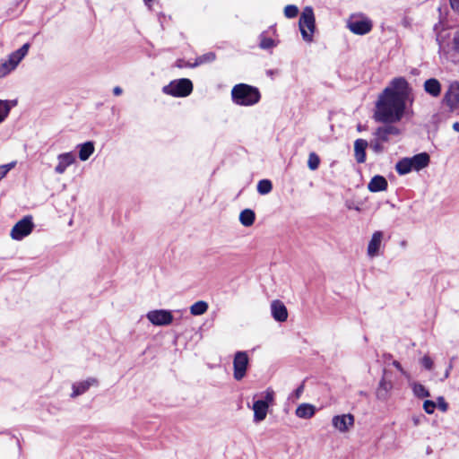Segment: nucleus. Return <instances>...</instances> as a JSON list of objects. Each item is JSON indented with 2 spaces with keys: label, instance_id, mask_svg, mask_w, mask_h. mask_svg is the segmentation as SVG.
<instances>
[{
  "label": "nucleus",
  "instance_id": "43",
  "mask_svg": "<svg viewBox=\"0 0 459 459\" xmlns=\"http://www.w3.org/2000/svg\"><path fill=\"white\" fill-rule=\"evenodd\" d=\"M454 48L455 51L459 53V30L456 32L454 38Z\"/></svg>",
  "mask_w": 459,
  "mask_h": 459
},
{
  "label": "nucleus",
  "instance_id": "18",
  "mask_svg": "<svg viewBox=\"0 0 459 459\" xmlns=\"http://www.w3.org/2000/svg\"><path fill=\"white\" fill-rule=\"evenodd\" d=\"M368 143L364 139H357L354 143V156L358 163H364L366 160V149Z\"/></svg>",
  "mask_w": 459,
  "mask_h": 459
},
{
  "label": "nucleus",
  "instance_id": "38",
  "mask_svg": "<svg viewBox=\"0 0 459 459\" xmlns=\"http://www.w3.org/2000/svg\"><path fill=\"white\" fill-rule=\"evenodd\" d=\"M274 47V41L270 38H263L260 41V48L263 49H269Z\"/></svg>",
  "mask_w": 459,
  "mask_h": 459
},
{
  "label": "nucleus",
  "instance_id": "11",
  "mask_svg": "<svg viewBox=\"0 0 459 459\" xmlns=\"http://www.w3.org/2000/svg\"><path fill=\"white\" fill-rule=\"evenodd\" d=\"M444 102L451 110L456 108L459 105V82H453L450 83L448 90L445 93Z\"/></svg>",
  "mask_w": 459,
  "mask_h": 459
},
{
  "label": "nucleus",
  "instance_id": "2",
  "mask_svg": "<svg viewBox=\"0 0 459 459\" xmlns=\"http://www.w3.org/2000/svg\"><path fill=\"white\" fill-rule=\"evenodd\" d=\"M232 101L239 106H253L259 102L261 94L256 87L246 84H236L231 90Z\"/></svg>",
  "mask_w": 459,
  "mask_h": 459
},
{
  "label": "nucleus",
  "instance_id": "28",
  "mask_svg": "<svg viewBox=\"0 0 459 459\" xmlns=\"http://www.w3.org/2000/svg\"><path fill=\"white\" fill-rule=\"evenodd\" d=\"M208 309V303L204 300H199L194 303L190 307V313L193 316H201L204 315Z\"/></svg>",
  "mask_w": 459,
  "mask_h": 459
},
{
  "label": "nucleus",
  "instance_id": "37",
  "mask_svg": "<svg viewBox=\"0 0 459 459\" xmlns=\"http://www.w3.org/2000/svg\"><path fill=\"white\" fill-rule=\"evenodd\" d=\"M437 407V404L429 400H427L423 403V409L428 414H431L434 412L435 409Z\"/></svg>",
  "mask_w": 459,
  "mask_h": 459
},
{
  "label": "nucleus",
  "instance_id": "41",
  "mask_svg": "<svg viewBox=\"0 0 459 459\" xmlns=\"http://www.w3.org/2000/svg\"><path fill=\"white\" fill-rule=\"evenodd\" d=\"M438 408L442 411H447V408H448V404L446 403V402L445 401V399L443 397H439L438 400Z\"/></svg>",
  "mask_w": 459,
  "mask_h": 459
},
{
  "label": "nucleus",
  "instance_id": "46",
  "mask_svg": "<svg viewBox=\"0 0 459 459\" xmlns=\"http://www.w3.org/2000/svg\"><path fill=\"white\" fill-rule=\"evenodd\" d=\"M452 368H453L452 364H449V366H448V368L446 370L445 375H444L445 378H447L449 377L450 370L452 369Z\"/></svg>",
  "mask_w": 459,
  "mask_h": 459
},
{
  "label": "nucleus",
  "instance_id": "39",
  "mask_svg": "<svg viewBox=\"0 0 459 459\" xmlns=\"http://www.w3.org/2000/svg\"><path fill=\"white\" fill-rule=\"evenodd\" d=\"M421 364L427 369H431L433 367V361L429 356H424L421 359Z\"/></svg>",
  "mask_w": 459,
  "mask_h": 459
},
{
  "label": "nucleus",
  "instance_id": "49",
  "mask_svg": "<svg viewBox=\"0 0 459 459\" xmlns=\"http://www.w3.org/2000/svg\"><path fill=\"white\" fill-rule=\"evenodd\" d=\"M177 66L179 67V68H182L185 66V65L183 64V61L182 60H178L177 62Z\"/></svg>",
  "mask_w": 459,
  "mask_h": 459
},
{
  "label": "nucleus",
  "instance_id": "45",
  "mask_svg": "<svg viewBox=\"0 0 459 459\" xmlns=\"http://www.w3.org/2000/svg\"><path fill=\"white\" fill-rule=\"evenodd\" d=\"M122 89L119 87V86H116L114 89H113V93L116 95V96H119L120 94H122Z\"/></svg>",
  "mask_w": 459,
  "mask_h": 459
},
{
  "label": "nucleus",
  "instance_id": "34",
  "mask_svg": "<svg viewBox=\"0 0 459 459\" xmlns=\"http://www.w3.org/2000/svg\"><path fill=\"white\" fill-rule=\"evenodd\" d=\"M383 143H385V142L376 137L375 140H373L370 143V148L376 153H380V152H382L384 151Z\"/></svg>",
  "mask_w": 459,
  "mask_h": 459
},
{
  "label": "nucleus",
  "instance_id": "29",
  "mask_svg": "<svg viewBox=\"0 0 459 459\" xmlns=\"http://www.w3.org/2000/svg\"><path fill=\"white\" fill-rule=\"evenodd\" d=\"M273 189L272 182L268 179H262L257 184V192L260 195H267Z\"/></svg>",
  "mask_w": 459,
  "mask_h": 459
},
{
  "label": "nucleus",
  "instance_id": "32",
  "mask_svg": "<svg viewBox=\"0 0 459 459\" xmlns=\"http://www.w3.org/2000/svg\"><path fill=\"white\" fill-rule=\"evenodd\" d=\"M215 59V54L212 52H209L207 54H204L203 56H200L196 58V61L194 65H190L191 67L196 66L198 65L206 63V62H212Z\"/></svg>",
  "mask_w": 459,
  "mask_h": 459
},
{
  "label": "nucleus",
  "instance_id": "26",
  "mask_svg": "<svg viewBox=\"0 0 459 459\" xmlns=\"http://www.w3.org/2000/svg\"><path fill=\"white\" fill-rule=\"evenodd\" d=\"M255 214L251 209H245L239 214V221L245 227H250L254 224Z\"/></svg>",
  "mask_w": 459,
  "mask_h": 459
},
{
  "label": "nucleus",
  "instance_id": "15",
  "mask_svg": "<svg viewBox=\"0 0 459 459\" xmlns=\"http://www.w3.org/2000/svg\"><path fill=\"white\" fill-rule=\"evenodd\" d=\"M98 385V380L94 377H90L86 380L75 382L73 384V393L71 394V397H77L84 393H86L91 386H95Z\"/></svg>",
  "mask_w": 459,
  "mask_h": 459
},
{
  "label": "nucleus",
  "instance_id": "13",
  "mask_svg": "<svg viewBox=\"0 0 459 459\" xmlns=\"http://www.w3.org/2000/svg\"><path fill=\"white\" fill-rule=\"evenodd\" d=\"M75 156L73 152H65L57 156V165L55 167V172L62 175L66 169L75 162Z\"/></svg>",
  "mask_w": 459,
  "mask_h": 459
},
{
  "label": "nucleus",
  "instance_id": "40",
  "mask_svg": "<svg viewBox=\"0 0 459 459\" xmlns=\"http://www.w3.org/2000/svg\"><path fill=\"white\" fill-rule=\"evenodd\" d=\"M392 365H393L394 367H395V368H396L401 372V374H402L403 376H404V377H407V378H410V375H409V373L403 369V368L402 367V365H401V363H400L399 361H397V360H394V361L392 362Z\"/></svg>",
  "mask_w": 459,
  "mask_h": 459
},
{
  "label": "nucleus",
  "instance_id": "47",
  "mask_svg": "<svg viewBox=\"0 0 459 459\" xmlns=\"http://www.w3.org/2000/svg\"><path fill=\"white\" fill-rule=\"evenodd\" d=\"M412 421L415 426H418L420 423V417H417V416L413 417Z\"/></svg>",
  "mask_w": 459,
  "mask_h": 459
},
{
  "label": "nucleus",
  "instance_id": "31",
  "mask_svg": "<svg viewBox=\"0 0 459 459\" xmlns=\"http://www.w3.org/2000/svg\"><path fill=\"white\" fill-rule=\"evenodd\" d=\"M319 164H320V158L318 157V155L316 154L315 152H310L308 155V160H307V167L309 168V169H311V170L317 169L319 167Z\"/></svg>",
  "mask_w": 459,
  "mask_h": 459
},
{
  "label": "nucleus",
  "instance_id": "17",
  "mask_svg": "<svg viewBox=\"0 0 459 459\" xmlns=\"http://www.w3.org/2000/svg\"><path fill=\"white\" fill-rule=\"evenodd\" d=\"M271 312L277 322H285L288 318L287 307L281 300L275 299L271 303Z\"/></svg>",
  "mask_w": 459,
  "mask_h": 459
},
{
  "label": "nucleus",
  "instance_id": "42",
  "mask_svg": "<svg viewBox=\"0 0 459 459\" xmlns=\"http://www.w3.org/2000/svg\"><path fill=\"white\" fill-rule=\"evenodd\" d=\"M303 391H304V385L302 384L294 391L292 396L295 399H299V397L301 396Z\"/></svg>",
  "mask_w": 459,
  "mask_h": 459
},
{
  "label": "nucleus",
  "instance_id": "5",
  "mask_svg": "<svg viewBox=\"0 0 459 459\" xmlns=\"http://www.w3.org/2000/svg\"><path fill=\"white\" fill-rule=\"evenodd\" d=\"M193 91V83L189 79H178L162 88V91L173 97H186Z\"/></svg>",
  "mask_w": 459,
  "mask_h": 459
},
{
  "label": "nucleus",
  "instance_id": "3",
  "mask_svg": "<svg viewBox=\"0 0 459 459\" xmlns=\"http://www.w3.org/2000/svg\"><path fill=\"white\" fill-rule=\"evenodd\" d=\"M30 47L29 43H25L8 56V58L0 65V78L5 77L17 68L22 60L27 56Z\"/></svg>",
  "mask_w": 459,
  "mask_h": 459
},
{
  "label": "nucleus",
  "instance_id": "48",
  "mask_svg": "<svg viewBox=\"0 0 459 459\" xmlns=\"http://www.w3.org/2000/svg\"><path fill=\"white\" fill-rule=\"evenodd\" d=\"M453 129L456 132H459V122H455L453 124Z\"/></svg>",
  "mask_w": 459,
  "mask_h": 459
},
{
  "label": "nucleus",
  "instance_id": "1",
  "mask_svg": "<svg viewBox=\"0 0 459 459\" xmlns=\"http://www.w3.org/2000/svg\"><path fill=\"white\" fill-rule=\"evenodd\" d=\"M409 94L410 87L404 78L392 80L376 103L375 120L387 124L399 122L404 115Z\"/></svg>",
  "mask_w": 459,
  "mask_h": 459
},
{
  "label": "nucleus",
  "instance_id": "27",
  "mask_svg": "<svg viewBox=\"0 0 459 459\" xmlns=\"http://www.w3.org/2000/svg\"><path fill=\"white\" fill-rule=\"evenodd\" d=\"M395 169L400 175L410 173L413 169L410 158H403L400 160L395 165Z\"/></svg>",
  "mask_w": 459,
  "mask_h": 459
},
{
  "label": "nucleus",
  "instance_id": "12",
  "mask_svg": "<svg viewBox=\"0 0 459 459\" xmlns=\"http://www.w3.org/2000/svg\"><path fill=\"white\" fill-rule=\"evenodd\" d=\"M384 234L382 231H375L368 242L367 254L369 257L373 258L380 254V247L382 245Z\"/></svg>",
  "mask_w": 459,
  "mask_h": 459
},
{
  "label": "nucleus",
  "instance_id": "16",
  "mask_svg": "<svg viewBox=\"0 0 459 459\" xmlns=\"http://www.w3.org/2000/svg\"><path fill=\"white\" fill-rule=\"evenodd\" d=\"M385 375V371L384 372V377L379 381L378 386L376 390L377 398L380 401H386L390 397V394L394 386L392 381L387 380Z\"/></svg>",
  "mask_w": 459,
  "mask_h": 459
},
{
  "label": "nucleus",
  "instance_id": "25",
  "mask_svg": "<svg viewBox=\"0 0 459 459\" xmlns=\"http://www.w3.org/2000/svg\"><path fill=\"white\" fill-rule=\"evenodd\" d=\"M17 104L16 100H0V124L8 117L13 107Z\"/></svg>",
  "mask_w": 459,
  "mask_h": 459
},
{
  "label": "nucleus",
  "instance_id": "8",
  "mask_svg": "<svg viewBox=\"0 0 459 459\" xmlns=\"http://www.w3.org/2000/svg\"><path fill=\"white\" fill-rule=\"evenodd\" d=\"M348 28L351 32L357 35H364L368 33L373 27L370 19L365 16L351 17L347 23Z\"/></svg>",
  "mask_w": 459,
  "mask_h": 459
},
{
  "label": "nucleus",
  "instance_id": "14",
  "mask_svg": "<svg viewBox=\"0 0 459 459\" xmlns=\"http://www.w3.org/2000/svg\"><path fill=\"white\" fill-rule=\"evenodd\" d=\"M401 133L400 129L393 125H385L384 126L378 127L374 135L375 137L385 142H388L390 140L391 136H396L399 135Z\"/></svg>",
  "mask_w": 459,
  "mask_h": 459
},
{
  "label": "nucleus",
  "instance_id": "21",
  "mask_svg": "<svg viewBox=\"0 0 459 459\" xmlns=\"http://www.w3.org/2000/svg\"><path fill=\"white\" fill-rule=\"evenodd\" d=\"M414 170L419 171L426 168L429 163V155L427 152H421L410 158Z\"/></svg>",
  "mask_w": 459,
  "mask_h": 459
},
{
  "label": "nucleus",
  "instance_id": "7",
  "mask_svg": "<svg viewBox=\"0 0 459 459\" xmlns=\"http://www.w3.org/2000/svg\"><path fill=\"white\" fill-rule=\"evenodd\" d=\"M33 227L31 217L26 216L13 227L10 233L11 238L15 240H22L31 233Z\"/></svg>",
  "mask_w": 459,
  "mask_h": 459
},
{
  "label": "nucleus",
  "instance_id": "44",
  "mask_svg": "<svg viewBox=\"0 0 459 459\" xmlns=\"http://www.w3.org/2000/svg\"><path fill=\"white\" fill-rule=\"evenodd\" d=\"M451 7L459 13V0H450Z\"/></svg>",
  "mask_w": 459,
  "mask_h": 459
},
{
  "label": "nucleus",
  "instance_id": "33",
  "mask_svg": "<svg viewBox=\"0 0 459 459\" xmlns=\"http://www.w3.org/2000/svg\"><path fill=\"white\" fill-rule=\"evenodd\" d=\"M299 9L296 5L289 4L284 8V14L287 18H294L298 15Z\"/></svg>",
  "mask_w": 459,
  "mask_h": 459
},
{
  "label": "nucleus",
  "instance_id": "24",
  "mask_svg": "<svg viewBox=\"0 0 459 459\" xmlns=\"http://www.w3.org/2000/svg\"><path fill=\"white\" fill-rule=\"evenodd\" d=\"M79 149V159L82 161L87 160L94 152V144L92 142H86L77 146Z\"/></svg>",
  "mask_w": 459,
  "mask_h": 459
},
{
  "label": "nucleus",
  "instance_id": "4",
  "mask_svg": "<svg viewBox=\"0 0 459 459\" xmlns=\"http://www.w3.org/2000/svg\"><path fill=\"white\" fill-rule=\"evenodd\" d=\"M299 26L303 39L307 42H311L316 28L315 15L312 7L307 6L304 8L299 17Z\"/></svg>",
  "mask_w": 459,
  "mask_h": 459
},
{
  "label": "nucleus",
  "instance_id": "19",
  "mask_svg": "<svg viewBox=\"0 0 459 459\" xmlns=\"http://www.w3.org/2000/svg\"><path fill=\"white\" fill-rule=\"evenodd\" d=\"M268 408L269 407L267 406L265 402L255 401L252 407L254 411V421H263L266 418Z\"/></svg>",
  "mask_w": 459,
  "mask_h": 459
},
{
  "label": "nucleus",
  "instance_id": "6",
  "mask_svg": "<svg viewBox=\"0 0 459 459\" xmlns=\"http://www.w3.org/2000/svg\"><path fill=\"white\" fill-rule=\"evenodd\" d=\"M249 359L246 351H237L233 359V377L237 381L242 380L247 374Z\"/></svg>",
  "mask_w": 459,
  "mask_h": 459
},
{
  "label": "nucleus",
  "instance_id": "9",
  "mask_svg": "<svg viewBox=\"0 0 459 459\" xmlns=\"http://www.w3.org/2000/svg\"><path fill=\"white\" fill-rule=\"evenodd\" d=\"M146 317L154 325H169L173 321V315L169 310L156 309L147 313Z\"/></svg>",
  "mask_w": 459,
  "mask_h": 459
},
{
  "label": "nucleus",
  "instance_id": "10",
  "mask_svg": "<svg viewBox=\"0 0 459 459\" xmlns=\"http://www.w3.org/2000/svg\"><path fill=\"white\" fill-rule=\"evenodd\" d=\"M354 416L351 413L333 416L332 424L334 429L342 433L347 432L354 425Z\"/></svg>",
  "mask_w": 459,
  "mask_h": 459
},
{
  "label": "nucleus",
  "instance_id": "20",
  "mask_svg": "<svg viewBox=\"0 0 459 459\" xmlns=\"http://www.w3.org/2000/svg\"><path fill=\"white\" fill-rule=\"evenodd\" d=\"M387 181L386 179L379 175L374 176L368 185V189L372 192H380L385 191L387 188Z\"/></svg>",
  "mask_w": 459,
  "mask_h": 459
},
{
  "label": "nucleus",
  "instance_id": "35",
  "mask_svg": "<svg viewBox=\"0 0 459 459\" xmlns=\"http://www.w3.org/2000/svg\"><path fill=\"white\" fill-rule=\"evenodd\" d=\"M15 165H16L15 161H13V162H10V163L4 164V165H0V180L3 179L7 175V173L13 168H14Z\"/></svg>",
  "mask_w": 459,
  "mask_h": 459
},
{
  "label": "nucleus",
  "instance_id": "22",
  "mask_svg": "<svg viewBox=\"0 0 459 459\" xmlns=\"http://www.w3.org/2000/svg\"><path fill=\"white\" fill-rule=\"evenodd\" d=\"M424 90L429 95L433 97H437L440 95L441 92V84L437 79L430 78L425 81Z\"/></svg>",
  "mask_w": 459,
  "mask_h": 459
},
{
  "label": "nucleus",
  "instance_id": "50",
  "mask_svg": "<svg viewBox=\"0 0 459 459\" xmlns=\"http://www.w3.org/2000/svg\"><path fill=\"white\" fill-rule=\"evenodd\" d=\"M152 0H143L144 4L148 6H150V4Z\"/></svg>",
  "mask_w": 459,
  "mask_h": 459
},
{
  "label": "nucleus",
  "instance_id": "30",
  "mask_svg": "<svg viewBox=\"0 0 459 459\" xmlns=\"http://www.w3.org/2000/svg\"><path fill=\"white\" fill-rule=\"evenodd\" d=\"M412 391L413 394L420 398L429 396V391L425 388L423 385L419 383L412 384Z\"/></svg>",
  "mask_w": 459,
  "mask_h": 459
},
{
  "label": "nucleus",
  "instance_id": "23",
  "mask_svg": "<svg viewBox=\"0 0 459 459\" xmlns=\"http://www.w3.org/2000/svg\"><path fill=\"white\" fill-rule=\"evenodd\" d=\"M315 406L309 403H301L296 409V416L300 419H310L315 415Z\"/></svg>",
  "mask_w": 459,
  "mask_h": 459
},
{
  "label": "nucleus",
  "instance_id": "36",
  "mask_svg": "<svg viewBox=\"0 0 459 459\" xmlns=\"http://www.w3.org/2000/svg\"><path fill=\"white\" fill-rule=\"evenodd\" d=\"M274 400V392L272 389H267L264 393V399H262V402H265L267 406L269 407L271 404H273Z\"/></svg>",
  "mask_w": 459,
  "mask_h": 459
}]
</instances>
